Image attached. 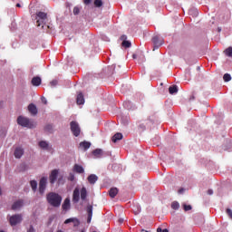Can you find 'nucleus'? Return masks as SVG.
I'll return each instance as SVG.
<instances>
[{
    "label": "nucleus",
    "mask_w": 232,
    "mask_h": 232,
    "mask_svg": "<svg viewBox=\"0 0 232 232\" xmlns=\"http://www.w3.org/2000/svg\"><path fill=\"white\" fill-rule=\"evenodd\" d=\"M86 198H88V190L86 189V187H82L81 189L76 187L72 192V202L74 204L79 203V200L84 202Z\"/></svg>",
    "instance_id": "nucleus-1"
},
{
    "label": "nucleus",
    "mask_w": 232,
    "mask_h": 232,
    "mask_svg": "<svg viewBox=\"0 0 232 232\" xmlns=\"http://www.w3.org/2000/svg\"><path fill=\"white\" fill-rule=\"evenodd\" d=\"M46 199L50 206L53 208H60L61 203L63 202V197L55 192H50L46 196Z\"/></svg>",
    "instance_id": "nucleus-2"
},
{
    "label": "nucleus",
    "mask_w": 232,
    "mask_h": 232,
    "mask_svg": "<svg viewBox=\"0 0 232 232\" xmlns=\"http://www.w3.org/2000/svg\"><path fill=\"white\" fill-rule=\"evenodd\" d=\"M17 124H19V126H23L24 128H30V129L35 128V122L23 116H19L17 118Z\"/></svg>",
    "instance_id": "nucleus-3"
},
{
    "label": "nucleus",
    "mask_w": 232,
    "mask_h": 232,
    "mask_svg": "<svg viewBox=\"0 0 232 232\" xmlns=\"http://www.w3.org/2000/svg\"><path fill=\"white\" fill-rule=\"evenodd\" d=\"M36 24L37 26H41L42 24H44L46 23V20L48 19V14L44 12H38L36 13Z\"/></svg>",
    "instance_id": "nucleus-4"
},
{
    "label": "nucleus",
    "mask_w": 232,
    "mask_h": 232,
    "mask_svg": "<svg viewBox=\"0 0 232 232\" xmlns=\"http://www.w3.org/2000/svg\"><path fill=\"white\" fill-rule=\"evenodd\" d=\"M23 222V214H14L9 218L10 226H17Z\"/></svg>",
    "instance_id": "nucleus-5"
},
{
    "label": "nucleus",
    "mask_w": 232,
    "mask_h": 232,
    "mask_svg": "<svg viewBox=\"0 0 232 232\" xmlns=\"http://www.w3.org/2000/svg\"><path fill=\"white\" fill-rule=\"evenodd\" d=\"M152 43L154 44L153 50H159V48L164 44V38L160 35H155L152 37Z\"/></svg>",
    "instance_id": "nucleus-6"
},
{
    "label": "nucleus",
    "mask_w": 232,
    "mask_h": 232,
    "mask_svg": "<svg viewBox=\"0 0 232 232\" xmlns=\"http://www.w3.org/2000/svg\"><path fill=\"white\" fill-rule=\"evenodd\" d=\"M71 131L74 137H79L81 135V127H79V123L77 121H71Z\"/></svg>",
    "instance_id": "nucleus-7"
},
{
    "label": "nucleus",
    "mask_w": 232,
    "mask_h": 232,
    "mask_svg": "<svg viewBox=\"0 0 232 232\" xmlns=\"http://www.w3.org/2000/svg\"><path fill=\"white\" fill-rule=\"evenodd\" d=\"M47 182H48V179H46L45 177H43L40 179V182H39V193H40V195L44 194V190L46 189Z\"/></svg>",
    "instance_id": "nucleus-8"
},
{
    "label": "nucleus",
    "mask_w": 232,
    "mask_h": 232,
    "mask_svg": "<svg viewBox=\"0 0 232 232\" xmlns=\"http://www.w3.org/2000/svg\"><path fill=\"white\" fill-rule=\"evenodd\" d=\"M59 176V170L53 169L51 171V174L49 176V180L51 184H55V180H57V177Z\"/></svg>",
    "instance_id": "nucleus-9"
},
{
    "label": "nucleus",
    "mask_w": 232,
    "mask_h": 232,
    "mask_svg": "<svg viewBox=\"0 0 232 232\" xmlns=\"http://www.w3.org/2000/svg\"><path fill=\"white\" fill-rule=\"evenodd\" d=\"M24 204V202L23 201V199H19L13 204L12 209L14 211H16V209H21V208H23Z\"/></svg>",
    "instance_id": "nucleus-10"
},
{
    "label": "nucleus",
    "mask_w": 232,
    "mask_h": 232,
    "mask_svg": "<svg viewBox=\"0 0 232 232\" xmlns=\"http://www.w3.org/2000/svg\"><path fill=\"white\" fill-rule=\"evenodd\" d=\"M15 159H21V157H23V155H24V150H23V148L18 147L14 150V153Z\"/></svg>",
    "instance_id": "nucleus-11"
},
{
    "label": "nucleus",
    "mask_w": 232,
    "mask_h": 232,
    "mask_svg": "<svg viewBox=\"0 0 232 232\" xmlns=\"http://www.w3.org/2000/svg\"><path fill=\"white\" fill-rule=\"evenodd\" d=\"M28 111L31 115H37V106H35L34 103L29 104Z\"/></svg>",
    "instance_id": "nucleus-12"
},
{
    "label": "nucleus",
    "mask_w": 232,
    "mask_h": 232,
    "mask_svg": "<svg viewBox=\"0 0 232 232\" xmlns=\"http://www.w3.org/2000/svg\"><path fill=\"white\" fill-rule=\"evenodd\" d=\"M87 213H88L87 222H88V224H90L92 222V217L93 215V207H92V205H89L87 207Z\"/></svg>",
    "instance_id": "nucleus-13"
},
{
    "label": "nucleus",
    "mask_w": 232,
    "mask_h": 232,
    "mask_svg": "<svg viewBox=\"0 0 232 232\" xmlns=\"http://www.w3.org/2000/svg\"><path fill=\"white\" fill-rule=\"evenodd\" d=\"M41 82H42V80H41V77L39 76L34 77L31 81V84L33 86H41Z\"/></svg>",
    "instance_id": "nucleus-14"
},
{
    "label": "nucleus",
    "mask_w": 232,
    "mask_h": 232,
    "mask_svg": "<svg viewBox=\"0 0 232 232\" xmlns=\"http://www.w3.org/2000/svg\"><path fill=\"white\" fill-rule=\"evenodd\" d=\"M38 146L42 149V150H50V144H48L47 141L42 140L38 143Z\"/></svg>",
    "instance_id": "nucleus-15"
},
{
    "label": "nucleus",
    "mask_w": 232,
    "mask_h": 232,
    "mask_svg": "<svg viewBox=\"0 0 232 232\" xmlns=\"http://www.w3.org/2000/svg\"><path fill=\"white\" fill-rule=\"evenodd\" d=\"M87 180L91 184H95V182L99 180V177H97V175L95 174H91L90 176H88Z\"/></svg>",
    "instance_id": "nucleus-16"
},
{
    "label": "nucleus",
    "mask_w": 232,
    "mask_h": 232,
    "mask_svg": "<svg viewBox=\"0 0 232 232\" xmlns=\"http://www.w3.org/2000/svg\"><path fill=\"white\" fill-rule=\"evenodd\" d=\"M73 171L75 173L82 174V173H84V168H82V166H81L79 164H74Z\"/></svg>",
    "instance_id": "nucleus-17"
},
{
    "label": "nucleus",
    "mask_w": 232,
    "mask_h": 232,
    "mask_svg": "<svg viewBox=\"0 0 232 232\" xmlns=\"http://www.w3.org/2000/svg\"><path fill=\"white\" fill-rule=\"evenodd\" d=\"M118 194H119V189L117 188H111L109 190V195L111 198H115V197H117Z\"/></svg>",
    "instance_id": "nucleus-18"
},
{
    "label": "nucleus",
    "mask_w": 232,
    "mask_h": 232,
    "mask_svg": "<svg viewBox=\"0 0 232 232\" xmlns=\"http://www.w3.org/2000/svg\"><path fill=\"white\" fill-rule=\"evenodd\" d=\"M73 222L74 223V227H77L79 226L80 222H79V219H77L76 218H67L65 221H64V224H70Z\"/></svg>",
    "instance_id": "nucleus-19"
},
{
    "label": "nucleus",
    "mask_w": 232,
    "mask_h": 232,
    "mask_svg": "<svg viewBox=\"0 0 232 232\" xmlns=\"http://www.w3.org/2000/svg\"><path fill=\"white\" fill-rule=\"evenodd\" d=\"M91 146H92V143H90L89 141H82V142H80V148H82L85 151H86V150H90Z\"/></svg>",
    "instance_id": "nucleus-20"
},
{
    "label": "nucleus",
    "mask_w": 232,
    "mask_h": 232,
    "mask_svg": "<svg viewBox=\"0 0 232 232\" xmlns=\"http://www.w3.org/2000/svg\"><path fill=\"white\" fill-rule=\"evenodd\" d=\"M122 133L117 132L111 138L112 142H117V140H122Z\"/></svg>",
    "instance_id": "nucleus-21"
},
{
    "label": "nucleus",
    "mask_w": 232,
    "mask_h": 232,
    "mask_svg": "<svg viewBox=\"0 0 232 232\" xmlns=\"http://www.w3.org/2000/svg\"><path fill=\"white\" fill-rule=\"evenodd\" d=\"M76 102L77 104H84V95H82V92H80L77 95Z\"/></svg>",
    "instance_id": "nucleus-22"
},
{
    "label": "nucleus",
    "mask_w": 232,
    "mask_h": 232,
    "mask_svg": "<svg viewBox=\"0 0 232 232\" xmlns=\"http://www.w3.org/2000/svg\"><path fill=\"white\" fill-rule=\"evenodd\" d=\"M62 208L64 211L70 209V198H67L64 199Z\"/></svg>",
    "instance_id": "nucleus-23"
},
{
    "label": "nucleus",
    "mask_w": 232,
    "mask_h": 232,
    "mask_svg": "<svg viewBox=\"0 0 232 232\" xmlns=\"http://www.w3.org/2000/svg\"><path fill=\"white\" fill-rule=\"evenodd\" d=\"M169 92L170 95H173V93H177L179 92V88L177 87V85H172L169 88Z\"/></svg>",
    "instance_id": "nucleus-24"
},
{
    "label": "nucleus",
    "mask_w": 232,
    "mask_h": 232,
    "mask_svg": "<svg viewBox=\"0 0 232 232\" xmlns=\"http://www.w3.org/2000/svg\"><path fill=\"white\" fill-rule=\"evenodd\" d=\"M92 155H94V157H101V155H102V150L101 149H96L92 151Z\"/></svg>",
    "instance_id": "nucleus-25"
},
{
    "label": "nucleus",
    "mask_w": 232,
    "mask_h": 232,
    "mask_svg": "<svg viewBox=\"0 0 232 232\" xmlns=\"http://www.w3.org/2000/svg\"><path fill=\"white\" fill-rule=\"evenodd\" d=\"M30 186H31L33 191H37V181L36 180H31Z\"/></svg>",
    "instance_id": "nucleus-26"
},
{
    "label": "nucleus",
    "mask_w": 232,
    "mask_h": 232,
    "mask_svg": "<svg viewBox=\"0 0 232 232\" xmlns=\"http://www.w3.org/2000/svg\"><path fill=\"white\" fill-rule=\"evenodd\" d=\"M227 57H232V47H228L224 51Z\"/></svg>",
    "instance_id": "nucleus-27"
},
{
    "label": "nucleus",
    "mask_w": 232,
    "mask_h": 232,
    "mask_svg": "<svg viewBox=\"0 0 232 232\" xmlns=\"http://www.w3.org/2000/svg\"><path fill=\"white\" fill-rule=\"evenodd\" d=\"M44 130L47 131L48 133H52V131H53V126L48 124L44 127Z\"/></svg>",
    "instance_id": "nucleus-28"
},
{
    "label": "nucleus",
    "mask_w": 232,
    "mask_h": 232,
    "mask_svg": "<svg viewBox=\"0 0 232 232\" xmlns=\"http://www.w3.org/2000/svg\"><path fill=\"white\" fill-rule=\"evenodd\" d=\"M223 80L225 81V82H229V81H231V74L225 73L223 76Z\"/></svg>",
    "instance_id": "nucleus-29"
},
{
    "label": "nucleus",
    "mask_w": 232,
    "mask_h": 232,
    "mask_svg": "<svg viewBox=\"0 0 232 232\" xmlns=\"http://www.w3.org/2000/svg\"><path fill=\"white\" fill-rule=\"evenodd\" d=\"M94 6L96 8H101V6H102V0H94Z\"/></svg>",
    "instance_id": "nucleus-30"
},
{
    "label": "nucleus",
    "mask_w": 232,
    "mask_h": 232,
    "mask_svg": "<svg viewBox=\"0 0 232 232\" xmlns=\"http://www.w3.org/2000/svg\"><path fill=\"white\" fill-rule=\"evenodd\" d=\"M121 45L124 47V48H130L131 46V43L130 41H126L124 40L121 44Z\"/></svg>",
    "instance_id": "nucleus-31"
},
{
    "label": "nucleus",
    "mask_w": 232,
    "mask_h": 232,
    "mask_svg": "<svg viewBox=\"0 0 232 232\" xmlns=\"http://www.w3.org/2000/svg\"><path fill=\"white\" fill-rule=\"evenodd\" d=\"M171 208H172V209H179V208H180V205L179 204V202L174 201L171 204Z\"/></svg>",
    "instance_id": "nucleus-32"
},
{
    "label": "nucleus",
    "mask_w": 232,
    "mask_h": 232,
    "mask_svg": "<svg viewBox=\"0 0 232 232\" xmlns=\"http://www.w3.org/2000/svg\"><path fill=\"white\" fill-rule=\"evenodd\" d=\"M72 12L74 15H79L81 9H79V7H74Z\"/></svg>",
    "instance_id": "nucleus-33"
},
{
    "label": "nucleus",
    "mask_w": 232,
    "mask_h": 232,
    "mask_svg": "<svg viewBox=\"0 0 232 232\" xmlns=\"http://www.w3.org/2000/svg\"><path fill=\"white\" fill-rule=\"evenodd\" d=\"M184 211H191L192 208L191 205H184Z\"/></svg>",
    "instance_id": "nucleus-34"
},
{
    "label": "nucleus",
    "mask_w": 232,
    "mask_h": 232,
    "mask_svg": "<svg viewBox=\"0 0 232 232\" xmlns=\"http://www.w3.org/2000/svg\"><path fill=\"white\" fill-rule=\"evenodd\" d=\"M227 215L230 218H232V210H231V208H227Z\"/></svg>",
    "instance_id": "nucleus-35"
},
{
    "label": "nucleus",
    "mask_w": 232,
    "mask_h": 232,
    "mask_svg": "<svg viewBox=\"0 0 232 232\" xmlns=\"http://www.w3.org/2000/svg\"><path fill=\"white\" fill-rule=\"evenodd\" d=\"M69 180H70L71 182H73V180H75V176H74L73 174H70V176H69Z\"/></svg>",
    "instance_id": "nucleus-36"
},
{
    "label": "nucleus",
    "mask_w": 232,
    "mask_h": 232,
    "mask_svg": "<svg viewBox=\"0 0 232 232\" xmlns=\"http://www.w3.org/2000/svg\"><path fill=\"white\" fill-rule=\"evenodd\" d=\"M27 232H35V228H34V226L31 225L27 229Z\"/></svg>",
    "instance_id": "nucleus-37"
},
{
    "label": "nucleus",
    "mask_w": 232,
    "mask_h": 232,
    "mask_svg": "<svg viewBox=\"0 0 232 232\" xmlns=\"http://www.w3.org/2000/svg\"><path fill=\"white\" fill-rule=\"evenodd\" d=\"M57 80H53L50 82L51 86H57Z\"/></svg>",
    "instance_id": "nucleus-38"
},
{
    "label": "nucleus",
    "mask_w": 232,
    "mask_h": 232,
    "mask_svg": "<svg viewBox=\"0 0 232 232\" xmlns=\"http://www.w3.org/2000/svg\"><path fill=\"white\" fill-rule=\"evenodd\" d=\"M92 3V0H83V4L86 5H90Z\"/></svg>",
    "instance_id": "nucleus-39"
},
{
    "label": "nucleus",
    "mask_w": 232,
    "mask_h": 232,
    "mask_svg": "<svg viewBox=\"0 0 232 232\" xmlns=\"http://www.w3.org/2000/svg\"><path fill=\"white\" fill-rule=\"evenodd\" d=\"M42 102H44V104H47L48 102L46 101V98L43 97L42 98Z\"/></svg>",
    "instance_id": "nucleus-40"
},
{
    "label": "nucleus",
    "mask_w": 232,
    "mask_h": 232,
    "mask_svg": "<svg viewBox=\"0 0 232 232\" xmlns=\"http://www.w3.org/2000/svg\"><path fill=\"white\" fill-rule=\"evenodd\" d=\"M208 195H213V189H208Z\"/></svg>",
    "instance_id": "nucleus-41"
},
{
    "label": "nucleus",
    "mask_w": 232,
    "mask_h": 232,
    "mask_svg": "<svg viewBox=\"0 0 232 232\" xmlns=\"http://www.w3.org/2000/svg\"><path fill=\"white\" fill-rule=\"evenodd\" d=\"M183 192H184V188H179V191H178V193H179V194L183 193Z\"/></svg>",
    "instance_id": "nucleus-42"
},
{
    "label": "nucleus",
    "mask_w": 232,
    "mask_h": 232,
    "mask_svg": "<svg viewBox=\"0 0 232 232\" xmlns=\"http://www.w3.org/2000/svg\"><path fill=\"white\" fill-rule=\"evenodd\" d=\"M163 229H161L160 227L157 228V232H162Z\"/></svg>",
    "instance_id": "nucleus-43"
},
{
    "label": "nucleus",
    "mask_w": 232,
    "mask_h": 232,
    "mask_svg": "<svg viewBox=\"0 0 232 232\" xmlns=\"http://www.w3.org/2000/svg\"><path fill=\"white\" fill-rule=\"evenodd\" d=\"M162 232H169V230H168V228H164Z\"/></svg>",
    "instance_id": "nucleus-44"
},
{
    "label": "nucleus",
    "mask_w": 232,
    "mask_h": 232,
    "mask_svg": "<svg viewBox=\"0 0 232 232\" xmlns=\"http://www.w3.org/2000/svg\"><path fill=\"white\" fill-rule=\"evenodd\" d=\"M17 8H21V4H16Z\"/></svg>",
    "instance_id": "nucleus-45"
},
{
    "label": "nucleus",
    "mask_w": 232,
    "mask_h": 232,
    "mask_svg": "<svg viewBox=\"0 0 232 232\" xmlns=\"http://www.w3.org/2000/svg\"><path fill=\"white\" fill-rule=\"evenodd\" d=\"M133 59H137V54L132 55Z\"/></svg>",
    "instance_id": "nucleus-46"
},
{
    "label": "nucleus",
    "mask_w": 232,
    "mask_h": 232,
    "mask_svg": "<svg viewBox=\"0 0 232 232\" xmlns=\"http://www.w3.org/2000/svg\"><path fill=\"white\" fill-rule=\"evenodd\" d=\"M121 39H126V35L121 36Z\"/></svg>",
    "instance_id": "nucleus-47"
},
{
    "label": "nucleus",
    "mask_w": 232,
    "mask_h": 232,
    "mask_svg": "<svg viewBox=\"0 0 232 232\" xmlns=\"http://www.w3.org/2000/svg\"><path fill=\"white\" fill-rule=\"evenodd\" d=\"M0 195H2V191H1V188H0Z\"/></svg>",
    "instance_id": "nucleus-48"
},
{
    "label": "nucleus",
    "mask_w": 232,
    "mask_h": 232,
    "mask_svg": "<svg viewBox=\"0 0 232 232\" xmlns=\"http://www.w3.org/2000/svg\"><path fill=\"white\" fill-rule=\"evenodd\" d=\"M22 168H24V165H22Z\"/></svg>",
    "instance_id": "nucleus-49"
},
{
    "label": "nucleus",
    "mask_w": 232,
    "mask_h": 232,
    "mask_svg": "<svg viewBox=\"0 0 232 232\" xmlns=\"http://www.w3.org/2000/svg\"><path fill=\"white\" fill-rule=\"evenodd\" d=\"M0 232H5L4 230H0Z\"/></svg>",
    "instance_id": "nucleus-50"
},
{
    "label": "nucleus",
    "mask_w": 232,
    "mask_h": 232,
    "mask_svg": "<svg viewBox=\"0 0 232 232\" xmlns=\"http://www.w3.org/2000/svg\"><path fill=\"white\" fill-rule=\"evenodd\" d=\"M81 232H84V230H82Z\"/></svg>",
    "instance_id": "nucleus-51"
}]
</instances>
